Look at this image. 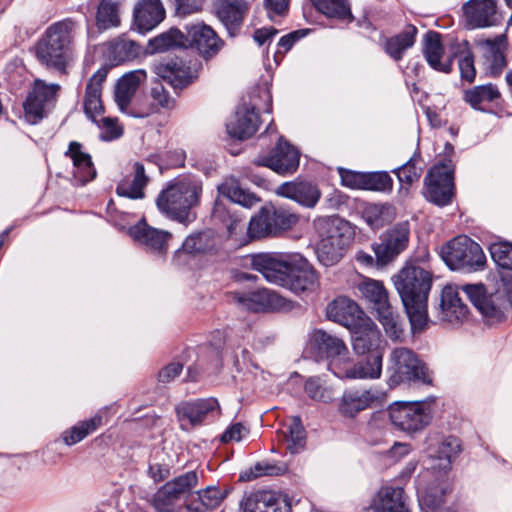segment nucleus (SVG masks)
I'll use <instances>...</instances> for the list:
<instances>
[{"instance_id":"f257e3e1","label":"nucleus","mask_w":512,"mask_h":512,"mask_svg":"<svg viewBox=\"0 0 512 512\" xmlns=\"http://www.w3.org/2000/svg\"><path fill=\"white\" fill-rule=\"evenodd\" d=\"M413 333L424 331L428 325V295L432 287V275L422 267L407 265L393 277Z\"/></svg>"},{"instance_id":"f03ea898","label":"nucleus","mask_w":512,"mask_h":512,"mask_svg":"<svg viewBox=\"0 0 512 512\" xmlns=\"http://www.w3.org/2000/svg\"><path fill=\"white\" fill-rule=\"evenodd\" d=\"M201 182L192 177H183L170 182L156 199L158 209L180 223L187 224L195 219L191 209L199 202Z\"/></svg>"},{"instance_id":"7ed1b4c3","label":"nucleus","mask_w":512,"mask_h":512,"mask_svg":"<svg viewBox=\"0 0 512 512\" xmlns=\"http://www.w3.org/2000/svg\"><path fill=\"white\" fill-rule=\"evenodd\" d=\"M318 234L316 254L319 262L326 267L333 266L343 257L350 242V227L338 217H321L314 221Z\"/></svg>"},{"instance_id":"20e7f679","label":"nucleus","mask_w":512,"mask_h":512,"mask_svg":"<svg viewBox=\"0 0 512 512\" xmlns=\"http://www.w3.org/2000/svg\"><path fill=\"white\" fill-rule=\"evenodd\" d=\"M74 23L66 19L50 25L38 42L36 56L47 67L63 70L69 59Z\"/></svg>"},{"instance_id":"39448f33","label":"nucleus","mask_w":512,"mask_h":512,"mask_svg":"<svg viewBox=\"0 0 512 512\" xmlns=\"http://www.w3.org/2000/svg\"><path fill=\"white\" fill-rule=\"evenodd\" d=\"M462 289L488 321L502 320L507 305L512 309V274L501 276L496 292L489 296L482 284H467Z\"/></svg>"},{"instance_id":"423d86ee","label":"nucleus","mask_w":512,"mask_h":512,"mask_svg":"<svg viewBox=\"0 0 512 512\" xmlns=\"http://www.w3.org/2000/svg\"><path fill=\"white\" fill-rule=\"evenodd\" d=\"M389 385L421 383L431 385L432 372L414 351L406 347L394 348L389 358Z\"/></svg>"},{"instance_id":"0eeeda50","label":"nucleus","mask_w":512,"mask_h":512,"mask_svg":"<svg viewBox=\"0 0 512 512\" xmlns=\"http://www.w3.org/2000/svg\"><path fill=\"white\" fill-rule=\"evenodd\" d=\"M441 257L452 270H478L486 263L480 245L465 235L458 236L443 246Z\"/></svg>"},{"instance_id":"6e6552de","label":"nucleus","mask_w":512,"mask_h":512,"mask_svg":"<svg viewBox=\"0 0 512 512\" xmlns=\"http://www.w3.org/2000/svg\"><path fill=\"white\" fill-rule=\"evenodd\" d=\"M389 416L396 427L412 433L422 430L430 423L432 411L425 402H395L389 407Z\"/></svg>"},{"instance_id":"1a4fd4ad","label":"nucleus","mask_w":512,"mask_h":512,"mask_svg":"<svg viewBox=\"0 0 512 512\" xmlns=\"http://www.w3.org/2000/svg\"><path fill=\"white\" fill-rule=\"evenodd\" d=\"M295 254L261 253L252 258V268L271 283L285 286L289 273L293 269Z\"/></svg>"},{"instance_id":"9d476101","label":"nucleus","mask_w":512,"mask_h":512,"mask_svg":"<svg viewBox=\"0 0 512 512\" xmlns=\"http://www.w3.org/2000/svg\"><path fill=\"white\" fill-rule=\"evenodd\" d=\"M383 352L367 354V357L356 362L348 356L343 365H335L334 375L339 379L374 380L382 374Z\"/></svg>"},{"instance_id":"9b49d317","label":"nucleus","mask_w":512,"mask_h":512,"mask_svg":"<svg viewBox=\"0 0 512 512\" xmlns=\"http://www.w3.org/2000/svg\"><path fill=\"white\" fill-rule=\"evenodd\" d=\"M59 90L58 84H47L43 80L34 82L33 89L23 104L25 117L30 123L36 124L44 117L46 110L56 101Z\"/></svg>"},{"instance_id":"f8f14e48","label":"nucleus","mask_w":512,"mask_h":512,"mask_svg":"<svg viewBox=\"0 0 512 512\" xmlns=\"http://www.w3.org/2000/svg\"><path fill=\"white\" fill-rule=\"evenodd\" d=\"M197 483L198 475L194 471H189L166 482L154 494L153 506L158 512H167L173 509L180 497L189 492Z\"/></svg>"},{"instance_id":"ddd939ff","label":"nucleus","mask_w":512,"mask_h":512,"mask_svg":"<svg viewBox=\"0 0 512 512\" xmlns=\"http://www.w3.org/2000/svg\"><path fill=\"white\" fill-rule=\"evenodd\" d=\"M424 184V196L427 200L438 206L450 203L453 195V174L448 166H434L425 177Z\"/></svg>"},{"instance_id":"4468645a","label":"nucleus","mask_w":512,"mask_h":512,"mask_svg":"<svg viewBox=\"0 0 512 512\" xmlns=\"http://www.w3.org/2000/svg\"><path fill=\"white\" fill-rule=\"evenodd\" d=\"M300 161V152L287 141L280 138L275 148L266 155H260L255 159L259 166H265L278 174L294 173Z\"/></svg>"},{"instance_id":"2eb2a0df","label":"nucleus","mask_w":512,"mask_h":512,"mask_svg":"<svg viewBox=\"0 0 512 512\" xmlns=\"http://www.w3.org/2000/svg\"><path fill=\"white\" fill-rule=\"evenodd\" d=\"M294 259L284 287L302 297L315 293L320 287L319 275L302 255L296 253Z\"/></svg>"},{"instance_id":"dca6fc26","label":"nucleus","mask_w":512,"mask_h":512,"mask_svg":"<svg viewBox=\"0 0 512 512\" xmlns=\"http://www.w3.org/2000/svg\"><path fill=\"white\" fill-rule=\"evenodd\" d=\"M410 225L408 221L396 224L374 248L380 264L385 265L406 249L409 243Z\"/></svg>"},{"instance_id":"f3484780","label":"nucleus","mask_w":512,"mask_h":512,"mask_svg":"<svg viewBox=\"0 0 512 512\" xmlns=\"http://www.w3.org/2000/svg\"><path fill=\"white\" fill-rule=\"evenodd\" d=\"M378 399V391L373 388H347L338 399L337 410L342 417L353 419L360 412L371 408Z\"/></svg>"},{"instance_id":"a211bd4d","label":"nucleus","mask_w":512,"mask_h":512,"mask_svg":"<svg viewBox=\"0 0 512 512\" xmlns=\"http://www.w3.org/2000/svg\"><path fill=\"white\" fill-rule=\"evenodd\" d=\"M231 300L238 306L251 311L279 310L284 306V298L266 288L253 291H233Z\"/></svg>"},{"instance_id":"6ab92c4d","label":"nucleus","mask_w":512,"mask_h":512,"mask_svg":"<svg viewBox=\"0 0 512 512\" xmlns=\"http://www.w3.org/2000/svg\"><path fill=\"white\" fill-rule=\"evenodd\" d=\"M352 347L356 354L365 355L383 352L381 349V334L377 325L369 316L360 319L355 326L349 328Z\"/></svg>"},{"instance_id":"aec40b11","label":"nucleus","mask_w":512,"mask_h":512,"mask_svg":"<svg viewBox=\"0 0 512 512\" xmlns=\"http://www.w3.org/2000/svg\"><path fill=\"white\" fill-rule=\"evenodd\" d=\"M313 346L318 353L327 359V369L334 374L336 365H343L349 355V351L344 341L324 330H316L311 338Z\"/></svg>"},{"instance_id":"412c9836","label":"nucleus","mask_w":512,"mask_h":512,"mask_svg":"<svg viewBox=\"0 0 512 512\" xmlns=\"http://www.w3.org/2000/svg\"><path fill=\"white\" fill-rule=\"evenodd\" d=\"M185 28L191 45L203 58L211 59L222 50L224 41L211 26L197 22L187 25Z\"/></svg>"},{"instance_id":"4be33fe9","label":"nucleus","mask_w":512,"mask_h":512,"mask_svg":"<svg viewBox=\"0 0 512 512\" xmlns=\"http://www.w3.org/2000/svg\"><path fill=\"white\" fill-rule=\"evenodd\" d=\"M176 413L181 426L185 428L186 423L195 426L201 424L209 416L219 415L220 407L215 398L197 399L180 403L176 406Z\"/></svg>"},{"instance_id":"5701e85b","label":"nucleus","mask_w":512,"mask_h":512,"mask_svg":"<svg viewBox=\"0 0 512 512\" xmlns=\"http://www.w3.org/2000/svg\"><path fill=\"white\" fill-rule=\"evenodd\" d=\"M428 455L434 461V469L448 471L453 461L461 452V443L457 437L447 436L442 438H428Z\"/></svg>"},{"instance_id":"b1692460","label":"nucleus","mask_w":512,"mask_h":512,"mask_svg":"<svg viewBox=\"0 0 512 512\" xmlns=\"http://www.w3.org/2000/svg\"><path fill=\"white\" fill-rule=\"evenodd\" d=\"M468 316V308L459 297L458 286L447 284L440 296L439 319L452 325L462 323Z\"/></svg>"},{"instance_id":"393cba45","label":"nucleus","mask_w":512,"mask_h":512,"mask_svg":"<svg viewBox=\"0 0 512 512\" xmlns=\"http://www.w3.org/2000/svg\"><path fill=\"white\" fill-rule=\"evenodd\" d=\"M326 316L329 320L349 329L364 318L366 313L352 299L339 296L327 305Z\"/></svg>"},{"instance_id":"a878e982","label":"nucleus","mask_w":512,"mask_h":512,"mask_svg":"<svg viewBox=\"0 0 512 512\" xmlns=\"http://www.w3.org/2000/svg\"><path fill=\"white\" fill-rule=\"evenodd\" d=\"M370 507L375 512H411L409 497L401 487L383 486L374 495Z\"/></svg>"},{"instance_id":"bb28decb","label":"nucleus","mask_w":512,"mask_h":512,"mask_svg":"<svg viewBox=\"0 0 512 512\" xmlns=\"http://www.w3.org/2000/svg\"><path fill=\"white\" fill-rule=\"evenodd\" d=\"M242 512H290L289 503L271 491H257L240 502Z\"/></svg>"},{"instance_id":"cd10ccee","label":"nucleus","mask_w":512,"mask_h":512,"mask_svg":"<svg viewBox=\"0 0 512 512\" xmlns=\"http://www.w3.org/2000/svg\"><path fill=\"white\" fill-rule=\"evenodd\" d=\"M250 4L246 0H214V9L229 34L234 36L248 13Z\"/></svg>"},{"instance_id":"c85d7f7f","label":"nucleus","mask_w":512,"mask_h":512,"mask_svg":"<svg viewBox=\"0 0 512 512\" xmlns=\"http://www.w3.org/2000/svg\"><path fill=\"white\" fill-rule=\"evenodd\" d=\"M129 234L134 241L157 253H165L168 248V241L172 234L149 226L144 220L129 229Z\"/></svg>"},{"instance_id":"c756f323","label":"nucleus","mask_w":512,"mask_h":512,"mask_svg":"<svg viewBox=\"0 0 512 512\" xmlns=\"http://www.w3.org/2000/svg\"><path fill=\"white\" fill-rule=\"evenodd\" d=\"M134 23L141 32L158 26L165 18V8L161 0H138L133 9Z\"/></svg>"},{"instance_id":"7c9ffc66","label":"nucleus","mask_w":512,"mask_h":512,"mask_svg":"<svg viewBox=\"0 0 512 512\" xmlns=\"http://www.w3.org/2000/svg\"><path fill=\"white\" fill-rule=\"evenodd\" d=\"M73 163L72 177L76 184L84 185L96 177V169L90 154L82 150L79 142L72 141L65 152Z\"/></svg>"},{"instance_id":"2f4dec72","label":"nucleus","mask_w":512,"mask_h":512,"mask_svg":"<svg viewBox=\"0 0 512 512\" xmlns=\"http://www.w3.org/2000/svg\"><path fill=\"white\" fill-rule=\"evenodd\" d=\"M259 117L255 108L249 105L239 107L233 119L226 124V129L231 137L247 139L258 129Z\"/></svg>"},{"instance_id":"473e14b6","label":"nucleus","mask_w":512,"mask_h":512,"mask_svg":"<svg viewBox=\"0 0 512 512\" xmlns=\"http://www.w3.org/2000/svg\"><path fill=\"white\" fill-rule=\"evenodd\" d=\"M108 70L105 67L98 69L90 78L85 93L84 111L91 121L98 123V117L102 116L103 105L101 102L102 84L107 77Z\"/></svg>"},{"instance_id":"72a5a7b5","label":"nucleus","mask_w":512,"mask_h":512,"mask_svg":"<svg viewBox=\"0 0 512 512\" xmlns=\"http://www.w3.org/2000/svg\"><path fill=\"white\" fill-rule=\"evenodd\" d=\"M276 193L307 208H313L321 197L318 187L309 182H285L277 188Z\"/></svg>"},{"instance_id":"f704fd0d","label":"nucleus","mask_w":512,"mask_h":512,"mask_svg":"<svg viewBox=\"0 0 512 512\" xmlns=\"http://www.w3.org/2000/svg\"><path fill=\"white\" fill-rule=\"evenodd\" d=\"M156 75L168 82L173 88H183L193 80L190 67L183 60L175 59L155 66Z\"/></svg>"},{"instance_id":"c9c22d12","label":"nucleus","mask_w":512,"mask_h":512,"mask_svg":"<svg viewBox=\"0 0 512 512\" xmlns=\"http://www.w3.org/2000/svg\"><path fill=\"white\" fill-rule=\"evenodd\" d=\"M496 8V0H469L463 6L466 19L473 28L493 25Z\"/></svg>"},{"instance_id":"e433bc0d","label":"nucleus","mask_w":512,"mask_h":512,"mask_svg":"<svg viewBox=\"0 0 512 512\" xmlns=\"http://www.w3.org/2000/svg\"><path fill=\"white\" fill-rule=\"evenodd\" d=\"M145 70H134L123 75L117 82L115 89V102L121 112H125L131 104L139 85L145 81Z\"/></svg>"},{"instance_id":"4c0bfd02","label":"nucleus","mask_w":512,"mask_h":512,"mask_svg":"<svg viewBox=\"0 0 512 512\" xmlns=\"http://www.w3.org/2000/svg\"><path fill=\"white\" fill-rule=\"evenodd\" d=\"M102 47L105 58L113 65L133 60L140 54V46L124 35L106 42Z\"/></svg>"},{"instance_id":"58836bf2","label":"nucleus","mask_w":512,"mask_h":512,"mask_svg":"<svg viewBox=\"0 0 512 512\" xmlns=\"http://www.w3.org/2000/svg\"><path fill=\"white\" fill-rule=\"evenodd\" d=\"M217 189L220 195L245 208H252L260 202V198L245 189L234 176L226 177Z\"/></svg>"},{"instance_id":"ea45409f","label":"nucleus","mask_w":512,"mask_h":512,"mask_svg":"<svg viewBox=\"0 0 512 512\" xmlns=\"http://www.w3.org/2000/svg\"><path fill=\"white\" fill-rule=\"evenodd\" d=\"M500 99V91L491 83L475 86L464 93V100L472 108L481 111H487L492 105H497Z\"/></svg>"},{"instance_id":"a19ab883","label":"nucleus","mask_w":512,"mask_h":512,"mask_svg":"<svg viewBox=\"0 0 512 512\" xmlns=\"http://www.w3.org/2000/svg\"><path fill=\"white\" fill-rule=\"evenodd\" d=\"M424 54L429 65L440 72L448 73L451 71L452 60H442L444 49L440 40V34L430 31L426 34Z\"/></svg>"},{"instance_id":"79ce46f5","label":"nucleus","mask_w":512,"mask_h":512,"mask_svg":"<svg viewBox=\"0 0 512 512\" xmlns=\"http://www.w3.org/2000/svg\"><path fill=\"white\" fill-rule=\"evenodd\" d=\"M133 175L126 176L117 186V194L132 199L144 197L143 189L148 182L143 164L136 162L133 165Z\"/></svg>"},{"instance_id":"37998d69","label":"nucleus","mask_w":512,"mask_h":512,"mask_svg":"<svg viewBox=\"0 0 512 512\" xmlns=\"http://www.w3.org/2000/svg\"><path fill=\"white\" fill-rule=\"evenodd\" d=\"M216 246V239L212 231H203L188 236L182 247L175 252V259L181 262L184 254H200L213 250Z\"/></svg>"},{"instance_id":"c03bdc74","label":"nucleus","mask_w":512,"mask_h":512,"mask_svg":"<svg viewBox=\"0 0 512 512\" xmlns=\"http://www.w3.org/2000/svg\"><path fill=\"white\" fill-rule=\"evenodd\" d=\"M286 449L291 454H298L306 447V432L300 417L293 416L284 429L281 431Z\"/></svg>"},{"instance_id":"a18cd8bd","label":"nucleus","mask_w":512,"mask_h":512,"mask_svg":"<svg viewBox=\"0 0 512 512\" xmlns=\"http://www.w3.org/2000/svg\"><path fill=\"white\" fill-rule=\"evenodd\" d=\"M416 34L417 28L408 25L403 32L386 40V53L396 61L402 59L403 53L414 45Z\"/></svg>"},{"instance_id":"49530a36","label":"nucleus","mask_w":512,"mask_h":512,"mask_svg":"<svg viewBox=\"0 0 512 512\" xmlns=\"http://www.w3.org/2000/svg\"><path fill=\"white\" fill-rule=\"evenodd\" d=\"M362 297L373 304L375 310L389 303L388 292L383 283L371 278H363L357 285Z\"/></svg>"},{"instance_id":"de8ad7c7","label":"nucleus","mask_w":512,"mask_h":512,"mask_svg":"<svg viewBox=\"0 0 512 512\" xmlns=\"http://www.w3.org/2000/svg\"><path fill=\"white\" fill-rule=\"evenodd\" d=\"M396 216L391 204H369L363 210V219L372 229H379L391 222Z\"/></svg>"},{"instance_id":"09e8293b","label":"nucleus","mask_w":512,"mask_h":512,"mask_svg":"<svg viewBox=\"0 0 512 512\" xmlns=\"http://www.w3.org/2000/svg\"><path fill=\"white\" fill-rule=\"evenodd\" d=\"M447 492L446 484L430 486L419 492V506L422 512H442Z\"/></svg>"},{"instance_id":"8fccbe9b","label":"nucleus","mask_w":512,"mask_h":512,"mask_svg":"<svg viewBox=\"0 0 512 512\" xmlns=\"http://www.w3.org/2000/svg\"><path fill=\"white\" fill-rule=\"evenodd\" d=\"M273 236L291 229L299 221L298 215L283 207H266Z\"/></svg>"},{"instance_id":"3c124183","label":"nucleus","mask_w":512,"mask_h":512,"mask_svg":"<svg viewBox=\"0 0 512 512\" xmlns=\"http://www.w3.org/2000/svg\"><path fill=\"white\" fill-rule=\"evenodd\" d=\"M119 3L113 0H101L96 14V25L101 30L120 25Z\"/></svg>"},{"instance_id":"603ef678","label":"nucleus","mask_w":512,"mask_h":512,"mask_svg":"<svg viewBox=\"0 0 512 512\" xmlns=\"http://www.w3.org/2000/svg\"><path fill=\"white\" fill-rule=\"evenodd\" d=\"M101 422L102 417L100 415H95L91 419L82 421L70 429L64 431L62 433V440L68 446L77 444L90 433L95 431L101 425Z\"/></svg>"},{"instance_id":"864d4df0","label":"nucleus","mask_w":512,"mask_h":512,"mask_svg":"<svg viewBox=\"0 0 512 512\" xmlns=\"http://www.w3.org/2000/svg\"><path fill=\"white\" fill-rule=\"evenodd\" d=\"M184 44V34L176 28H171L150 39L149 49L152 53H162L172 48L184 46Z\"/></svg>"},{"instance_id":"5fc2aeb1","label":"nucleus","mask_w":512,"mask_h":512,"mask_svg":"<svg viewBox=\"0 0 512 512\" xmlns=\"http://www.w3.org/2000/svg\"><path fill=\"white\" fill-rule=\"evenodd\" d=\"M376 312L387 336L392 340L399 339L403 333L402 322L400 316L393 311L390 303L380 306Z\"/></svg>"},{"instance_id":"6e6d98bb","label":"nucleus","mask_w":512,"mask_h":512,"mask_svg":"<svg viewBox=\"0 0 512 512\" xmlns=\"http://www.w3.org/2000/svg\"><path fill=\"white\" fill-rule=\"evenodd\" d=\"M322 14L339 19H351L352 14L347 0H312Z\"/></svg>"},{"instance_id":"4d7b16f0","label":"nucleus","mask_w":512,"mask_h":512,"mask_svg":"<svg viewBox=\"0 0 512 512\" xmlns=\"http://www.w3.org/2000/svg\"><path fill=\"white\" fill-rule=\"evenodd\" d=\"M304 391L312 400L323 403L331 402L334 396V389L319 376L309 377L304 384Z\"/></svg>"},{"instance_id":"13d9d810","label":"nucleus","mask_w":512,"mask_h":512,"mask_svg":"<svg viewBox=\"0 0 512 512\" xmlns=\"http://www.w3.org/2000/svg\"><path fill=\"white\" fill-rule=\"evenodd\" d=\"M247 230L250 238L273 236L266 207L262 208L258 214L251 218Z\"/></svg>"},{"instance_id":"bf43d9fd","label":"nucleus","mask_w":512,"mask_h":512,"mask_svg":"<svg viewBox=\"0 0 512 512\" xmlns=\"http://www.w3.org/2000/svg\"><path fill=\"white\" fill-rule=\"evenodd\" d=\"M419 160L420 156L414 155L405 164L394 170L401 183L410 185L419 180L422 173V168L417 166Z\"/></svg>"},{"instance_id":"052dcab7","label":"nucleus","mask_w":512,"mask_h":512,"mask_svg":"<svg viewBox=\"0 0 512 512\" xmlns=\"http://www.w3.org/2000/svg\"><path fill=\"white\" fill-rule=\"evenodd\" d=\"M159 110L149 97H142L137 99L134 103H131L124 114L134 118H147L153 114L158 113Z\"/></svg>"},{"instance_id":"680f3d73","label":"nucleus","mask_w":512,"mask_h":512,"mask_svg":"<svg viewBox=\"0 0 512 512\" xmlns=\"http://www.w3.org/2000/svg\"><path fill=\"white\" fill-rule=\"evenodd\" d=\"M492 259L502 268L512 270V244L496 242L490 245Z\"/></svg>"},{"instance_id":"e2e57ef3","label":"nucleus","mask_w":512,"mask_h":512,"mask_svg":"<svg viewBox=\"0 0 512 512\" xmlns=\"http://www.w3.org/2000/svg\"><path fill=\"white\" fill-rule=\"evenodd\" d=\"M364 190L387 191L392 189V179L386 172H371L364 175Z\"/></svg>"},{"instance_id":"0e129e2a","label":"nucleus","mask_w":512,"mask_h":512,"mask_svg":"<svg viewBox=\"0 0 512 512\" xmlns=\"http://www.w3.org/2000/svg\"><path fill=\"white\" fill-rule=\"evenodd\" d=\"M150 98L159 111L160 109H172L175 106L174 98L159 81H155L153 83L150 91Z\"/></svg>"},{"instance_id":"69168bd1","label":"nucleus","mask_w":512,"mask_h":512,"mask_svg":"<svg viewBox=\"0 0 512 512\" xmlns=\"http://www.w3.org/2000/svg\"><path fill=\"white\" fill-rule=\"evenodd\" d=\"M96 124L101 130L100 137L102 140L111 141L119 138L123 133L117 118L100 116Z\"/></svg>"},{"instance_id":"338daca9","label":"nucleus","mask_w":512,"mask_h":512,"mask_svg":"<svg viewBox=\"0 0 512 512\" xmlns=\"http://www.w3.org/2000/svg\"><path fill=\"white\" fill-rule=\"evenodd\" d=\"M486 59L490 64V73L498 75L506 66L504 53L499 45H490L486 54Z\"/></svg>"},{"instance_id":"774afa93","label":"nucleus","mask_w":512,"mask_h":512,"mask_svg":"<svg viewBox=\"0 0 512 512\" xmlns=\"http://www.w3.org/2000/svg\"><path fill=\"white\" fill-rule=\"evenodd\" d=\"M197 498L204 508L213 509L221 503L223 496L218 488L208 487L204 490H199Z\"/></svg>"}]
</instances>
